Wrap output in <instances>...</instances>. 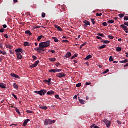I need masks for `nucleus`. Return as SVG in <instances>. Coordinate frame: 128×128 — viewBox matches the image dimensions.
<instances>
[{
  "label": "nucleus",
  "mask_w": 128,
  "mask_h": 128,
  "mask_svg": "<svg viewBox=\"0 0 128 128\" xmlns=\"http://www.w3.org/2000/svg\"><path fill=\"white\" fill-rule=\"evenodd\" d=\"M50 41H46V42H42L38 46L40 48H46L50 46Z\"/></svg>",
  "instance_id": "obj_1"
},
{
  "label": "nucleus",
  "mask_w": 128,
  "mask_h": 128,
  "mask_svg": "<svg viewBox=\"0 0 128 128\" xmlns=\"http://www.w3.org/2000/svg\"><path fill=\"white\" fill-rule=\"evenodd\" d=\"M56 122V120H44V124L46 126H48V125L54 124Z\"/></svg>",
  "instance_id": "obj_2"
},
{
  "label": "nucleus",
  "mask_w": 128,
  "mask_h": 128,
  "mask_svg": "<svg viewBox=\"0 0 128 128\" xmlns=\"http://www.w3.org/2000/svg\"><path fill=\"white\" fill-rule=\"evenodd\" d=\"M46 92H47L46 90H42L40 91H35L34 93L40 96H42L46 94Z\"/></svg>",
  "instance_id": "obj_3"
},
{
  "label": "nucleus",
  "mask_w": 128,
  "mask_h": 128,
  "mask_svg": "<svg viewBox=\"0 0 128 128\" xmlns=\"http://www.w3.org/2000/svg\"><path fill=\"white\" fill-rule=\"evenodd\" d=\"M104 124H106V126L107 127V128H110L111 124L110 121H108L107 120H104Z\"/></svg>",
  "instance_id": "obj_4"
},
{
  "label": "nucleus",
  "mask_w": 128,
  "mask_h": 128,
  "mask_svg": "<svg viewBox=\"0 0 128 128\" xmlns=\"http://www.w3.org/2000/svg\"><path fill=\"white\" fill-rule=\"evenodd\" d=\"M66 74H64V73H62V72L56 74V77L60 78H64V77H66Z\"/></svg>",
  "instance_id": "obj_5"
},
{
  "label": "nucleus",
  "mask_w": 128,
  "mask_h": 128,
  "mask_svg": "<svg viewBox=\"0 0 128 128\" xmlns=\"http://www.w3.org/2000/svg\"><path fill=\"white\" fill-rule=\"evenodd\" d=\"M38 64H40V61H36L35 62L34 64L31 65V66H30V68H36V66H38Z\"/></svg>",
  "instance_id": "obj_6"
},
{
  "label": "nucleus",
  "mask_w": 128,
  "mask_h": 128,
  "mask_svg": "<svg viewBox=\"0 0 128 128\" xmlns=\"http://www.w3.org/2000/svg\"><path fill=\"white\" fill-rule=\"evenodd\" d=\"M15 52L17 54H21V53H22V54H23L22 53L23 52L22 49H21V48H18V49L16 50Z\"/></svg>",
  "instance_id": "obj_7"
},
{
  "label": "nucleus",
  "mask_w": 128,
  "mask_h": 128,
  "mask_svg": "<svg viewBox=\"0 0 128 128\" xmlns=\"http://www.w3.org/2000/svg\"><path fill=\"white\" fill-rule=\"evenodd\" d=\"M72 52H68L66 56H64L65 58H70L72 57Z\"/></svg>",
  "instance_id": "obj_8"
},
{
  "label": "nucleus",
  "mask_w": 128,
  "mask_h": 128,
  "mask_svg": "<svg viewBox=\"0 0 128 128\" xmlns=\"http://www.w3.org/2000/svg\"><path fill=\"white\" fill-rule=\"evenodd\" d=\"M6 48L10 50L13 48V46L10 45V44H8L7 42H6Z\"/></svg>",
  "instance_id": "obj_9"
},
{
  "label": "nucleus",
  "mask_w": 128,
  "mask_h": 128,
  "mask_svg": "<svg viewBox=\"0 0 128 128\" xmlns=\"http://www.w3.org/2000/svg\"><path fill=\"white\" fill-rule=\"evenodd\" d=\"M83 23L85 24V25H84V26L85 28H86V26H90V22H89L88 21L85 20L83 22Z\"/></svg>",
  "instance_id": "obj_10"
},
{
  "label": "nucleus",
  "mask_w": 128,
  "mask_h": 128,
  "mask_svg": "<svg viewBox=\"0 0 128 128\" xmlns=\"http://www.w3.org/2000/svg\"><path fill=\"white\" fill-rule=\"evenodd\" d=\"M0 88L4 89H6V84L3 83H1V84H0Z\"/></svg>",
  "instance_id": "obj_11"
},
{
  "label": "nucleus",
  "mask_w": 128,
  "mask_h": 128,
  "mask_svg": "<svg viewBox=\"0 0 128 128\" xmlns=\"http://www.w3.org/2000/svg\"><path fill=\"white\" fill-rule=\"evenodd\" d=\"M16 56H18V60H22V53L16 54Z\"/></svg>",
  "instance_id": "obj_12"
},
{
  "label": "nucleus",
  "mask_w": 128,
  "mask_h": 128,
  "mask_svg": "<svg viewBox=\"0 0 128 128\" xmlns=\"http://www.w3.org/2000/svg\"><path fill=\"white\" fill-rule=\"evenodd\" d=\"M55 28H56V30H58V32H62V29L61 28L60 26H58L57 25H55Z\"/></svg>",
  "instance_id": "obj_13"
},
{
  "label": "nucleus",
  "mask_w": 128,
  "mask_h": 128,
  "mask_svg": "<svg viewBox=\"0 0 128 128\" xmlns=\"http://www.w3.org/2000/svg\"><path fill=\"white\" fill-rule=\"evenodd\" d=\"M54 94H55V92L52 91H49L48 92H47V96H52V95H54Z\"/></svg>",
  "instance_id": "obj_14"
},
{
  "label": "nucleus",
  "mask_w": 128,
  "mask_h": 128,
  "mask_svg": "<svg viewBox=\"0 0 128 128\" xmlns=\"http://www.w3.org/2000/svg\"><path fill=\"white\" fill-rule=\"evenodd\" d=\"M30 122V119L26 120H25L24 122V127L26 126H27L28 123Z\"/></svg>",
  "instance_id": "obj_15"
},
{
  "label": "nucleus",
  "mask_w": 128,
  "mask_h": 128,
  "mask_svg": "<svg viewBox=\"0 0 128 128\" xmlns=\"http://www.w3.org/2000/svg\"><path fill=\"white\" fill-rule=\"evenodd\" d=\"M92 58V56L90 55V54H89L88 56H86L84 60H89L91 59Z\"/></svg>",
  "instance_id": "obj_16"
},
{
  "label": "nucleus",
  "mask_w": 128,
  "mask_h": 128,
  "mask_svg": "<svg viewBox=\"0 0 128 128\" xmlns=\"http://www.w3.org/2000/svg\"><path fill=\"white\" fill-rule=\"evenodd\" d=\"M10 76H12L13 78H19L18 76L14 74H10Z\"/></svg>",
  "instance_id": "obj_17"
},
{
  "label": "nucleus",
  "mask_w": 128,
  "mask_h": 128,
  "mask_svg": "<svg viewBox=\"0 0 128 128\" xmlns=\"http://www.w3.org/2000/svg\"><path fill=\"white\" fill-rule=\"evenodd\" d=\"M78 99H79L80 103V104H85V100H84L82 99H80V98H78Z\"/></svg>",
  "instance_id": "obj_18"
},
{
  "label": "nucleus",
  "mask_w": 128,
  "mask_h": 128,
  "mask_svg": "<svg viewBox=\"0 0 128 128\" xmlns=\"http://www.w3.org/2000/svg\"><path fill=\"white\" fill-rule=\"evenodd\" d=\"M12 108H14L13 106H12ZM15 108L16 112V113H18V114L21 115V112H20L19 111V110L17 108Z\"/></svg>",
  "instance_id": "obj_19"
},
{
  "label": "nucleus",
  "mask_w": 128,
  "mask_h": 128,
  "mask_svg": "<svg viewBox=\"0 0 128 128\" xmlns=\"http://www.w3.org/2000/svg\"><path fill=\"white\" fill-rule=\"evenodd\" d=\"M121 28H124V31H128V30L127 26H124V25H121Z\"/></svg>",
  "instance_id": "obj_20"
},
{
  "label": "nucleus",
  "mask_w": 128,
  "mask_h": 128,
  "mask_svg": "<svg viewBox=\"0 0 128 128\" xmlns=\"http://www.w3.org/2000/svg\"><path fill=\"white\" fill-rule=\"evenodd\" d=\"M40 28H46V27L40 26H36L34 27V30H37V29Z\"/></svg>",
  "instance_id": "obj_21"
},
{
  "label": "nucleus",
  "mask_w": 128,
  "mask_h": 128,
  "mask_svg": "<svg viewBox=\"0 0 128 128\" xmlns=\"http://www.w3.org/2000/svg\"><path fill=\"white\" fill-rule=\"evenodd\" d=\"M25 34H28L30 35V36H32V33L29 30H26V32H25Z\"/></svg>",
  "instance_id": "obj_22"
},
{
  "label": "nucleus",
  "mask_w": 128,
  "mask_h": 128,
  "mask_svg": "<svg viewBox=\"0 0 128 128\" xmlns=\"http://www.w3.org/2000/svg\"><path fill=\"white\" fill-rule=\"evenodd\" d=\"M42 38H44V36H38V42L40 41Z\"/></svg>",
  "instance_id": "obj_23"
},
{
  "label": "nucleus",
  "mask_w": 128,
  "mask_h": 128,
  "mask_svg": "<svg viewBox=\"0 0 128 128\" xmlns=\"http://www.w3.org/2000/svg\"><path fill=\"white\" fill-rule=\"evenodd\" d=\"M49 60L50 62H55L56 61V58H49Z\"/></svg>",
  "instance_id": "obj_24"
},
{
  "label": "nucleus",
  "mask_w": 128,
  "mask_h": 128,
  "mask_svg": "<svg viewBox=\"0 0 128 128\" xmlns=\"http://www.w3.org/2000/svg\"><path fill=\"white\" fill-rule=\"evenodd\" d=\"M13 87L15 88L16 90H18V86L16 84H13Z\"/></svg>",
  "instance_id": "obj_25"
},
{
  "label": "nucleus",
  "mask_w": 128,
  "mask_h": 128,
  "mask_svg": "<svg viewBox=\"0 0 128 128\" xmlns=\"http://www.w3.org/2000/svg\"><path fill=\"white\" fill-rule=\"evenodd\" d=\"M24 46H30V42H24Z\"/></svg>",
  "instance_id": "obj_26"
},
{
  "label": "nucleus",
  "mask_w": 128,
  "mask_h": 128,
  "mask_svg": "<svg viewBox=\"0 0 128 128\" xmlns=\"http://www.w3.org/2000/svg\"><path fill=\"white\" fill-rule=\"evenodd\" d=\"M52 40H54V42H60V40L56 37H52Z\"/></svg>",
  "instance_id": "obj_27"
},
{
  "label": "nucleus",
  "mask_w": 128,
  "mask_h": 128,
  "mask_svg": "<svg viewBox=\"0 0 128 128\" xmlns=\"http://www.w3.org/2000/svg\"><path fill=\"white\" fill-rule=\"evenodd\" d=\"M51 80H52L51 79H50V78H49L48 80H44V83L50 84Z\"/></svg>",
  "instance_id": "obj_28"
},
{
  "label": "nucleus",
  "mask_w": 128,
  "mask_h": 128,
  "mask_svg": "<svg viewBox=\"0 0 128 128\" xmlns=\"http://www.w3.org/2000/svg\"><path fill=\"white\" fill-rule=\"evenodd\" d=\"M128 62V60H122L120 62V64H126Z\"/></svg>",
  "instance_id": "obj_29"
},
{
  "label": "nucleus",
  "mask_w": 128,
  "mask_h": 128,
  "mask_svg": "<svg viewBox=\"0 0 128 128\" xmlns=\"http://www.w3.org/2000/svg\"><path fill=\"white\" fill-rule=\"evenodd\" d=\"M102 42H103L104 44H110V42L108 40H104Z\"/></svg>",
  "instance_id": "obj_30"
},
{
  "label": "nucleus",
  "mask_w": 128,
  "mask_h": 128,
  "mask_svg": "<svg viewBox=\"0 0 128 128\" xmlns=\"http://www.w3.org/2000/svg\"><path fill=\"white\" fill-rule=\"evenodd\" d=\"M42 49H44V48H35L34 50L35 51H40V50H42Z\"/></svg>",
  "instance_id": "obj_31"
},
{
  "label": "nucleus",
  "mask_w": 128,
  "mask_h": 128,
  "mask_svg": "<svg viewBox=\"0 0 128 128\" xmlns=\"http://www.w3.org/2000/svg\"><path fill=\"white\" fill-rule=\"evenodd\" d=\"M116 52H121V51H122V48H121V47L116 48Z\"/></svg>",
  "instance_id": "obj_32"
},
{
  "label": "nucleus",
  "mask_w": 128,
  "mask_h": 128,
  "mask_svg": "<svg viewBox=\"0 0 128 128\" xmlns=\"http://www.w3.org/2000/svg\"><path fill=\"white\" fill-rule=\"evenodd\" d=\"M106 48V45H103V46H100L99 49L100 50L104 49V48Z\"/></svg>",
  "instance_id": "obj_33"
},
{
  "label": "nucleus",
  "mask_w": 128,
  "mask_h": 128,
  "mask_svg": "<svg viewBox=\"0 0 128 128\" xmlns=\"http://www.w3.org/2000/svg\"><path fill=\"white\" fill-rule=\"evenodd\" d=\"M78 56V54H74V56H72L71 58V60H74V58H77Z\"/></svg>",
  "instance_id": "obj_34"
},
{
  "label": "nucleus",
  "mask_w": 128,
  "mask_h": 128,
  "mask_svg": "<svg viewBox=\"0 0 128 128\" xmlns=\"http://www.w3.org/2000/svg\"><path fill=\"white\" fill-rule=\"evenodd\" d=\"M40 108L46 110H48V107L46 106H44L43 107H40Z\"/></svg>",
  "instance_id": "obj_35"
},
{
  "label": "nucleus",
  "mask_w": 128,
  "mask_h": 128,
  "mask_svg": "<svg viewBox=\"0 0 128 128\" xmlns=\"http://www.w3.org/2000/svg\"><path fill=\"white\" fill-rule=\"evenodd\" d=\"M49 72L56 73V70H50V71H49Z\"/></svg>",
  "instance_id": "obj_36"
},
{
  "label": "nucleus",
  "mask_w": 128,
  "mask_h": 128,
  "mask_svg": "<svg viewBox=\"0 0 128 128\" xmlns=\"http://www.w3.org/2000/svg\"><path fill=\"white\" fill-rule=\"evenodd\" d=\"M32 58L34 59V60H32V62H34V61H35L36 60H37V58H36V56H32Z\"/></svg>",
  "instance_id": "obj_37"
},
{
  "label": "nucleus",
  "mask_w": 128,
  "mask_h": 128,
  "mask_svg": "<svg viewBox=\"0 0 128 128\" xmlns=\"http://www.w3.org/2000/svg\"><path fill=\"white\" fill-rule=\"evenodd\" d=\"M80 86H82V83H79L78 84H76V88H79Z\"/></svg>",
  "instance_id": "obj_38"
},
{
  "label": "nucleus",
  "mask_w": 128,
  "mask_h": 128,
  "mask_svg": "<svg viewBox=\"0 0 128 128\" xmlns=\"http://www.w3.org/2000/svg\"><path fill=\"white\" fill-rule=\"evenodd\" d=\"M114 20H110L108 21V23L110 24H114Z\"/></svg>",
  "instance_id": "obj_39"
},
{
  "label": "nucleus",
  "mask_w": 128,
  "mask_h": 128,
  "mask_svg": "<svg viewBox=\"0 0 128 128\" xmlns=\"http://www.w3.org/2000/svg\"><path fill=\"white\" fill-rule=\"evenodd\" d=\"M98 36H100V37H103V38L106 37V36H104V35L103 34H98Z\"/></svg>",
  "instance_id": "obj_40"
},
{
  "label": "nucleus",
  "mask_w": 128,
  "mask_h": 128,
  "mask_svg": "<svg viewBox=\"0 0 128 128\" xmlns=\"http://www.w3.org/2000/svg\"><path fill=\"white\" fill-rule=\"evenodd\" d=\"M118 16H119V18H122L124 17V14H118Z\"/></svg>",
  "instance_id": "obj_41"
},
{
  "label": "nucleus",
  "mask_w": 128,
  "mask_h": 128,
  "mask_svg": "<svg viewBox=\"0 0 128 128\" xmlns=\"http://www.w3.org/2000/svg\"><path fill=\"white\" fill-rule=\"evenodd\" d=\"M108 72H109V70H106V71L103 72V74H106Z\"/></svg>",
  "instance_id": "obj_42"
},
{
  "label": "nucleus",
  "mask_w": 128,
  "mask_h": 128,
  "mask_svg": "<svg viewBox=\"0 0 128 128\" xmlns=\"http://www.w3.org/2000/svg\"><path fill=\"white\" fill-rule=\"evenodd\" d=\"M10 54H15V52H14V51H12V50H10Z\"/></svg>",
  "instance_id": "obj_43"
},
{
  "label": "nucleus",
  "mask_w": 128,
  "mask_h": 128,
  "mask_svg": "<svg viewBox=\"0 0 128 128\" xmlns=\"http://www.w3.org/2000/svg\"><path fill=\"white\" fill-rule=\"evenodd\" d=\"M114 60L112 56L110 57V62H112Z\"/></svg>",
  "instance_id": "obj_44"
},
{
  "label": "nucleus",
  "mask_w": 128,
  "mask_h": 128,
  "mask_svg": "<svg viewBox=\"0 0 128 128\" xmlns=\"http://www.w3.org/2000/svg\"><path fill=\"white\" fill-rule=\"evenodd\" d=\"M108 38H109L110 40H114V37H113V36H108Z\"/></svg>",
  "instance_id": "obj_45"
},
{
  "label": "nucleus",
  "mask_w": 128,
  "mask_h": 128,
  "mask_svg": "<svg viewBox=\"0 0 128 128\" xmlns=\"http://www.w3.org/2000/svg\"><path fill=\"white\" fill-rule=\"evenodd\" d=\"M26 112H28V114H32L34 113L33 112H31V111L30 110H26Z\"/></svg>",
  "instance_id": "obj_46"
},
{
  "label": "nucleus",
  "mask_w": 128,
  "mask_h": 128,
  "mask_svg": "<svg viewBox=\"0 0 128 128\" xmlns=\"http://www.w3.org/2000/svg\"><path fill=\"white\" fill-rule=\"evenodd\" d=\"M104 26H108V24H107V23L106 22H104L102 24Z\"/></svg>",
  "instance_id": "obj_47"
},
{
  "label": "nucleus",
  "mask_w": 128,
  "mask_h": 128,
  "mask_svg": "<svg viewBox=\"0 0 128 128\" xmlns=\"http://www.w3.org/2000/svg\"><path fill=\"white\" fill-rule=\"evenodd\" d=\"M128 17L127 16H125L124 17V21H128Z\"/></svg>",
  "instance_id": "obj_48"
},
{
  "label": "nucleus",
  "mask_w": 128,
  "mask_h": 128,
  "mask_svg": "<svg viewBox=\"0 0 128 128\" xmlns=\"http://www.w3.org/2000/svg\"><path fill=\"white\" fill-rule=\"evenodd\" d=\"M4 37L7 39L9 38V37H8V35H7V34H4Z\"/></svg>",
  "instance_id": "obj_49"
},
{
  "label": "nucleus",
  "mask_w": 128,
  "mask_h": 128,
  "mask_svg": "<svg viewBox=\"0 0 128 128\" xmlns=\"http://www.w3.org/2000/svg\"><path fill=\"white\" fill-rule=\"evenodd\" d=\"M96 16H102V13H100V14L97 13V14H96Z\"/></svg>",
  "instance_id": "obj_50"
},
{
  "label": "nucleus",
  "mask_w": 128,
  "mask_h": 128,
  "mask_svg": "<svg viewBox=\"0 0 128 128\" xmlns=\"http://www.w3.org/2000/svg\"><path fill=\"white\" fill-rule=\"evenodd\" d=\"M92 24L94 25L96 24V22H94V20L92 19Z\"/></svg>",
  "instance_id": "obj_51"
},
{
  "label": "nucleus",
  "mask_w": 128,
  "mask_h": 128,
  "mask_svg": "<svg viewBox=\"0 0 128 128\" xmlns=\"http://www.w3.org/2000/svg\"><path fill=\"white\" fill-rule=\"evenodd\" d=\"M56 72H62V70H56Z\"/></svg>",
  "instance_id": "obj_52"
},
{
  "label": "nucleus",
  "mask_w": 128,
  "mask_h": 128,
  "mask_svg": "<svg viewBox=\"0 0 128 128\" xmlns=\"http://www.w3.org/2000/svg\"><path fill=\"white\" fill-rule=\"evenodd\" d=\"M122 25H124V26H128V22H124V24H122Z\"/></svg>",
  "instance_id": "obj_53"
},
{
  "label": "nucleus",
  "mask_w": 128,
  "mask_h": 128,
  "mask_svg": "<svg viewBox=\"0 0 128 128\" xmlns=\"http://www.w3.org/2000/svg\"><path fill=\"white\" fill-rule=\"evenodd\" d=\"M12 96L13 97H14V98H15V99H16V100L18 99V97H16V96L14 94H12Z\"/></svg>",
  "instance_id": "obj_54"
},
{
  "label": "nucleus",
  "mask_w": 128,
  "mask_h": 128,
  "mask_svg": "<svg viewBox=\"0 0 128 128\" xmlns=\"http://www.w3.org/2000/svg\"><path fill=\"white\" fill-rule=\"evenodd\" d=\"M42 18H46V14H44V12L42 13Z\"/></svg>",
  "instance_id": "obj_55"
},
{
  "label": "nucleus",
  "mask_w": 128,
  "mask_h": 128,
  "mask_svg": "<svg viewBox=\"0 0 128 128\" xmlns=\"http://www.w3.org/2000/svg\"><path fill=\"white\" fill-rule=\"evenodd\" d=\"M0 54H3L4 56L6 55V52H2V53H0Z\"/></svg>",
  "instance_id": "obj_56"
},
{
  "label": "nucleus",
  "mask_w": 128,
  "mask_h": 128,
  "mask_svg": "<svg viewBox=\"0 0 128 128\" xmlns=\"http://www.w3.org/2000/svg\"><path fill=\"white\" fill-rule=\"evenodd\" d=\"M55 98H56V99H60V96L59 95L55 96Z\"/></svg>",
  "instance_id": "obj_57"
},
{
  "label": "nucleus",
  "mask_w": 128,
  "mask_h": 128,
  "mask_svg": "<svg viewBox=\"0 0 128 128\" xmlns=\"http://www.w3.org/2000/svg\"><path fill=\"white\" fill-rule=\"evenodd\" d=\"M4 30L3 28L0 30V33H4Z\"/></svg>",
  "instance_id": "obj_58"
},
{
  "label": "nucleus",
  "mask_w": 128,
  "mask_h": 128,
  "mask_svg": "<svg viewBox=\"0 0 128 128\" xmlns=\"http://www.w3.org/2000/svg\"><path fill=\"white\" fill-rule=\"evenodd\" d=\"M62 42H65V43H68V40H62Z\"/></svg>",
  "instance_id": "obj_59"
},
{
  "label": "nucleus",
  "mask_w": 128,
  "mask_h": 128,
  "mask_svg": "<svg viewBox=\"0 0 128 128\" xmlns=\"http://www.w3.org/2000/svg\"><path fill=\"white\" fill-rule=\"evenodd\" d=\"M86 45V42H85V44H82V45L80 46L84 47V46Z\"/></svg>",
  "instance_id": "obj_60"
},
{
  "label": "nucleus",
  "mask_w": 128,
  "mask_h": 128,
  "mask_svg": "<svg viewBox=\"0 0 128 128\" xmlns=\"http://www.w3.org/2000/svg\"><path fill=\"white\" fill-rule=\"evenodd\" d=\"M91 84H92V83H88V82L86 83V86H90Z\"/></svg>",
  "instance_id": "obj_61"
},
{
  "label": "nucleus",
  "mask_w": 128,
  "mask_h": 128,
  "mask_svg": "<svg viewBox=\"0 0 128 128\" xmlns=\"http://www.w3.org/2000/svg\"><path fill=\"white\" fill-rule=\"evenodd\" d=\"M97 39L98 40H102V38H101L99 36H97Z\"/></svg>",
  "instance_id": "obj_62"
},
{
  "label": "nucleus",
  "mask_w": 128,
  "mask_h": 128,
  "mask_svg": "<svg viewBox=\"0 0 128 128\" xmlns=\"http://www.w3.org/2000/svg\"><path fill=\"white\" fill-rule=\"evenodd\" d=\"M49 52H51L52 54H55V51L54 50H50L49 51Z\"/></svg>",
  "instance_id": "obj_63"
},
{
  "label": "nucleus",
  "mask_w": 128,
  "mask_h": 128,
  "mask_svg": "<svg viewBox=\"0 0 128 128\" xmlns=\"http://www.w3.org/2000/svg\"><path fill=\"white\" fill-rule=\"evenodd\" d=\"M118 124H119V125H121V124H122V122H120V121H118Z\"/></svg>",
  "instance_id": "obj_64"
}]
</instances>
